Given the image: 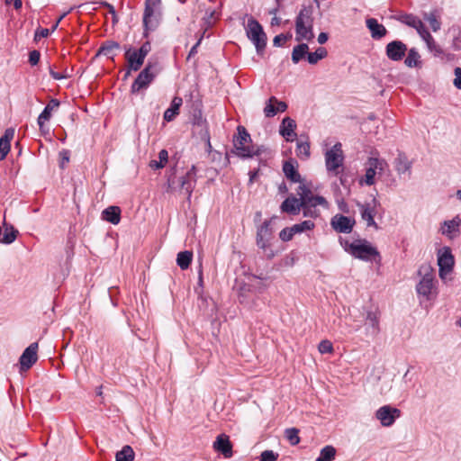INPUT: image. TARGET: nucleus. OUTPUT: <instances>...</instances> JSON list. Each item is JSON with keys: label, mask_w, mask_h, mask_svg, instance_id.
Segmentation results:
<instances>
[{"label": "nucleus", "mask_w": 461, "mask_h": 461, "mask_svg": "<svg viewBox=\"0 0 461 461\" xmlns=\"http://www.w3.org/2000/svg\"><path fill=\"white\" fill-rule=\"evenodd\" d=\"M233 149L231 153L241 158H251L262 153V147L252 144L250 134L244 126L237 127V133L233 136Z\"/></svg>", "instance_id": "obj_1"}, {"label": "nucleus", "mask_w": 461, "mask_h": 461, "mask_svg": "<svg viewBox=\"0 0 461 461\" xmlns=\"http://www.w3.org/2000/svg\"><path fill=\"white\" fill-rule=\"evenodd\" d=\"M161 0H146L142 18L143 37L148 38L150 32H154L161 21Z\"/></svg>", "instance_id": "obj_2"}, {"label": "nucleus", "mask_w": 461, "mask_h": 461, "mask_svg": "<svg viewBox=\"0 0 461 461\" xmlns=\"http://www.w3.org/2000/svg\"><path fill=\"white\" fill-rule=\"evenodd\" d=\"M245 30L247 37L255 45L258 55L262 56L267 41L262 25L255 18L250 17Z\"/></svg>", "instance_id": "obj_3"}, {"label": "nucleus", "mask_w": 461, "mask_h": 461, "mask_svg": "<svg viewBox=\"0 0 461 461\" xmlns=\"http://www.w3.org/2000/svg\"><path fill=\"white\" fill-rule=\"evenodd\" d=\"M196 185V167L192 166L190 169L182 176L176 177V176H170L168 178V187L176 189L177 187L180 190L185 191L187 195V200L190 201L192 193Z\"/></svg>", "instance_id": "obj_4"}, {"label": "nucleus", "mask_w": 461, "mask_h": 461, "mask_svg": "<svg viewBox=\"0 0 461 461\" xmlns=\"http://www.w3.org/2000/svg\"><path fill=\"white\" fill-rule=\"evenodd\" d=\"M343 161L344 156L340 143H336L331 149L326 151L325 164L329 172L338 176L339 174V168L343 166Z\"/></svg>", "instance_id": "obj_5"}, {"label": "nucleus", "mask_w": 461, "mask_h": 461, "mask_svg": "<svg viewBox=\"0 0 461 461\" xmlns=\"http://www.w3.org/2000/svg\"><path fill=\"white\" fill-rule=\"evenodd\" d=\"M297 194L299 196L298 200H300L301 206H306V204L310 205H321L324 208L329 207L328 201L321 195H314L307 185L303 182L299 184V186L296 189Z\"/></svg>", "instance_id": "obj_6"}, {"label": "nucleus", "mask_w": 461, "mask_h": 461, "mask_svg": "<svg viewBox=\"0 0 461 461\" xmlns=\"http://www.w3.org/2000/svg\"><path fill=\"white\" fill-rule=\"evenodd\" d=\"M351 255L364 261H372L375 260L376 258H380L376 248L373 247L366 240L361 239L356 240V245L352 248Z\"/></svg>", "instance_id": "obj_7"}, {"label": "nucleus", "mask_w": 461, "mask_h": 461, "mask_svg": "<svg viewBox=\"0 0 461 461\" xmlns=\"http://www.w3.org/2000/svg\"><path fill=\"white\" fill-rule=\"evenodd\" d=\"M271 221L266 220L257 230V245L258 248L263 249L268 258L274 257V253L271 249H268L270 247V240L272 239L273 230L270 227Z\"/></svg>", "instance_id": "obj_8"}, {"label": "nucleus", "mask_w": 461, "mask_h": 461, "mask_svg": "<svg viewBox=\"0 0 461 461\" xmlns=\"http://www.w3.org/2000/svg\"><path fill=\"white\" fill-rule=\"evenodd\" d=\"M400 416L401 411L391 405H384L375 411V418L384 427L392 426Z\"/></svg>", "instance_id": "obj_9"}, {"label": "nucleus", "mask_w": 461, "mask_h": 461, "mask_svg": "<svg viewBox=\"0 0 461 461\" xmlns=\"http://www.w3.org/2000/svg\"><path fill=\"white\" fill-rule=\"evenodd\" d=\"M38 351V343L33 342L23 352L20 357V370L27 371L29 370L38 360L37 356Z\"/></svg>", "instance_id": "obj_10"}, {"label": "nucleus", "mask_w": 461, "mask_h": 461, "mask_svg": "<svg viewBox=\"0 0 461 461\" xmlns=\"http://www.w3.org/2000/svg\"><path fill=\"white\" fill-rule=\"evenodd\" d=\"M407 50V45L399 40L389 42L385 47V54L392 61L402 60L405 57Z\"/></svg>", "instance_id": "obj_11"}, {"label": "nucleus", "mask_w": 461, "mask_h": 461, "mask_svg": "<svg viewBox=\"0 0 461 461\" xmlns=\"http://www.w3.org/2000/svg\"><path fill=\"white\" fill-rule=\"evenodd\" d=\"M434 286V275L429 267L426 268V273L423 275L421 280L416 285L418 294L429 298L432 288Z\"/></svg>", "instance_id": "obj_12"}, {"label": "nucleus", "mask_w": 461, "mask_h": 461, "mask_svg": "<svg viewBox=\"0 0 461 461\" xmlns=\"http://www.w3.org/2000/svg\"><path fill=\"white\" fill-rule=\"evenodd\" d=\"M455 264L454 256L448 248H446L443 252L438 256V265L439 267V276L443 277L445 274H447L453 270Z\"/></svg>", "instance_id": "obj_13"}, {"label": "nucleus", "mask_w": 461, "mask_h": 461, "mask_svg": "<svg viewBox=\"0 0 461 461\" xmlns=\"http://www.w3.org/2000/svg\"><path fill=\"white\" fill-rule=\"evenodd\" d=\"M283 172L287 180L292 183H303V179L302 178L299 171H298V163L294 159L285 160L283 164Z\"/></svg>", "instance_id": "obj_14"}, {"label": "nucleus", "mask_w": 461, "mask_h": 461, "mask_svg": "<svg viewBox=\"0 0 461 461\" xmlns=\"http://www.w3.org/2000/svg\"><path fill=\"white\" fill-rule=\"evenodd\" d=\"M330 223L336 231L340 233H349L352 231L355 221L348 216L338 214L331 219Z\"/></svg>", "instance_id": "obj_15"}, {"label": "nucleus", "mask_w": 461, "mask_h": 461, "mask_svg": "<svg viewBox=\"0 0 461 461\" xmlns=\"http://www.w3.org/2000/svg\"><path fill=\"white\" fill-rule=\"evenodd\" d=\"M213 448L216 452L221 453L225 458L232 456V444L229 436L220 434L213 442Z\"/></svg>", "instance_id": "obj_16"}, {"label": "nucleus", "mask_w": 461, "mask_h": 461, "mask_svg": "<svg viewBox=\"0 0 461 461\" xmlns=\"http://www.w3.org/2000/svg\"><path fill=\"white\" fill-rule=\"evenodd\" d=\"M394 169L399 176L408 174L411 177L412 161L409 160L404 152L399 151L393 161Z\"/></svg>", "instance_id": "obj_17"}, {"label": "nucleus", "mask_w": 461, "mask_h": 461, "mask_svg": "<svg viewBox=\"0 0 461 461\" xmlns=\"http://www.w3.org/2000/svg\"><path fill=\"white\" fill-rule=\"evenodd\" d=\"M125 57L129 67L128 70L124 75V78H127L130 76L131 70L138 71L139 69H140L144 63L145 59L142 56H140V54L137 50H134L131 53V49H129L128 51H126Z\"/></svg>", "instance_id": "obj_18"}, {"label": "nucleus", "mask_w": 461, "mask_h": 461, "mask_svg": "<svg viewBox=\"0 0 461 461\" xmlns=\"http://www.w3.org/2000/svg\"><path fill=\"white\" fill-rule=\"evenodd\" d=\"M377 200L375 198L373 199V205L370 203L360 204V212L362 219L366 221L368 227H374L378 230L379 227L374 220L375 217V208L376 206Z\"/></svg>", "instance_id": "obj_19"}, {"label": "nucleus", "mask_w": 461, "mask_h": 461, "mask_svg": "<svg viewBox=\"0 0 461 461\" xmlns=\"http://www.w3.org/2000/svg\"><path fill=\"white\" fill-rule=\"evenodd\" d=\"M461 225V218L459 215L455 216L450 221H445L441 227V233L450 239L459 234V227Z\"/></svg>", "instance_id": "obj_20"}, {"label": "nucleus", "mask_w": 461, "mask_h": 461, "mask_svg": "<svg viewBox=\"0 0 461 461\" xmlns=\"http://www.w3.org/2000/svg\"><path fill=\"white\" fill-rule=\"evenodd\" d=\"M296 122L290 117H285L280 125L279 132L287 141H293L296 137Z\"/></svg>", "instance_id": "obj_21"}, {"label": "nucleus", "mask_w": 461, "mask_h": 461, "mask_svg": "<svg viewBox=\"0 0 461 461\" xmlns=\"http://www.w3.org/2000/svg\"><path fill=\"white\" fill-rule=\"evenodd\" d=\"M300 200L290 194V195L281 203L280 209L283 212H286L291 215H298L301 211Z\"/></svg>", "instance_id": "obj_22"}, {"label": "nucleus", "mask_w": 461, "mask_h": 461, "mask_svg": "<svg viewBox=\"0 0 461 461\" xmlns=\"http://www.w3.org/2000/svg\"><path fill=\"white\" fill-rule=\"evenodd\" d=\"M154 79L147 74V70H141L133 81L131 92L136 94L141 89H146Z\"/></svg>", "instance_id": "obj_23"}, {"label": "nucleus", "mask_w": 461, "mask_h": 461, "mask_svg": "<svg viewBox=\"0 0 461 461\" xmlns=\"http://www.w3.org/2000/svg\"><path fill=\"white\" fill-rule=\"evenodd\" d=\"M60 103L58 99L52 98L45 106L43 111L41 113V114L38 117V125L41 130H42L44 126V122L46 121H49L51 118V113L55 109H58Z\"/></svg>", "instance_id": "obj_24"}, {"label": "nucleus", "mask_w": 461, "mask_h": 461, "mask_svg": "<svg viewBox=\"0 0 461 461\" xmlns=\"http://www.w3.org/2000/svg\"><path fill=\"white\" fill-rule=\"evenodd\" d=\"M14 129H6L4 135L0 138V161L4 160L11 148V140L14 138Z\"/></svg>", "instance_id": "obj_25"}, {"label": "nucleus", "mask_w": 461, "mask_h": 461, "mask_svg": "<svg viewBox=\"0 0 461 461\" xmlns=\"http://www.w3.org/2000/svg\"><path fill=\"white\" fill-rule=\"evenodd\" d=\"M366 26L369 29L372 37L375 40L383 38L387 32L385 27L379 23L378 21L375 18L367 19Z\"/></svg>", "instance_id": "obj_26"}, {"label": "nucleus", "mask_w": 461, "mask_h": 461, "mask_svg": "<svg viewBox=\"0 0 461 461\" xmlns=\"http://www.w3.org/2000/svg\"><path fill=\"white\" fill-rule=\"evenodd\" d=\"M102 219L112 223L118 224L121 221V209L119 206H109L102 212Z\"/></svg>", "instance_id": "obj_27"}, {"label": "nucleus", "mask_w": 461, "mask_h": 461, "mask_svg": "<svg viewBox=\"0 0 461 461\" xmlns=\"http://www.w3.org/2000/svg\"><path fill=\"white\" fill-rule=\"evenodd\" d=\"M296 41H311L313 37V24H295Z\"/></svg>", "instance_id": "obj_28"}, {"label": "nucleus", "mask_w": 461, "mask_h": 461, "mask_svg": "<svg viewBox=\"0 0 461 461\" xmlns=\"http://www.w3.org/2000/svg\"><path fill=\"white\" fill-rule=\"evenodd\" d=\"M183 104V99L179 96H175L171 102L170 107L164 113V120L171 122L179 113V109Z\"/></svg>", "instance_id": "obj_29"}, {"label": "nucleus", "mask_w": 461, "mask_h": 461, "mask_svg": "<svg viewBox=\"0 0 461 461\" xmlns=\"http://www.w3.org/2000/svg\"><path fill=\"white\" fill-rule=\"evenodd\" d=\"M4 230H0V242L4 244H11L15 240L18 234V230L11 225L8 226L6 224H4Z\"/></svg>", "instance_id": "obj_30"}, {"label": "nucleus", "mask_w": 461, "mask_h": 461, "mask_svg": "<svg viewBox=\"0 0 461 461\" xmlns=\"http://www.w3.org/2000/svg\"><path fill=\"white\" fill-rule=\"evenodd\" d=\"M407 51L408 54L406 59H404V64L408 68H420L422 62L420 60V55L419 54L417 50L415 48H411Z\"/></svg>", "instance_id": "obj_31"}, {"label": "nucleus", "mask_w": 461, "mask_h": 461, "mask_svg": "<svg viewBox=\"0 0 461 461\" xmlns=\"http://www.w3.org/2000/svg\"><path fill=\"white\" fill-rule=\"evenodd\" d=\"M313 24L312 10L311 7L303 6L295 19V24Z\"/></svg>", "instance_id": "obj_32"}, {"label": "nucleus", "mask_w": 461, "mask_h": 461, "mask_svg": "<svg viewBox=\"0 0 461 461\" xmlns=\"http://www.w3.org/2000/svg\"><path fill=\"white\" fill-rule=\"evenodd\" d=\"M309 47L306 43H300L294 47L292 51V61L294 64L299 63L306 55H308Z\"/></svg>", "instance_id": "obj_33"}, {"label": "nucleus", "mask_w": 461, "mask_h": 461, "mask_svg": "<svg viewBox=\"0 0 461 461\" xmlns=\"http://www.w3.org/2000/svg\"><path fill=\"white\" fill-rule=\"evenodd\" d=\"M193 258V253L188 250L181 251L177 254L176 263L177 266L182 269L185 270L191 265Z\"/></svg>", "instance_id": "obj_34"}, {"label": "nucleus", "mask_w": 461, "mask_h": 461, "mask_svg": "<svg viewBox=\"0 0 461 461\" xmlns=\"http://www.w3.org/2000/svg\"><path fill=\"white\" fill-rule=\"evenodd\" d=\"M337 450L333 446H325L321 448L316 461H332L335 459Z\"/></svg>", "instance_id": "obj_35"}, {"label": "nucleus", "mask_w": 461, "mask_h": 461, "mask_svg": "<svg viewBox=\"0 0 461 461\" xmlns=\"http://www.w3.org/2000/svg\"><path fill=\"white\" fill-rule=\"evenodd\" d=\"M135 454L132 447L129 445L124 446L122 450L116 453L115 461H132Z\"/></svg>", "instance_id": "obj_36"}, {"label": "nucleus", "mask_w": 461, "mask_h": 461, "mask_svg": "<svg viewBox=\"0 0 461 461\" xmlns=\"http://www.w3.org/2000/svg\"><path fill=\"white\" fill-rule=\"evenodd\" d=\"M120 44L114 41H104L98 50L97 54H102L104 56L113 55V50H119Z\"/></svg>", "instance_id": "obj_37"}, {"label": "nucleus", "mask_w": 461, "mask_h": 461, "mask_svg": "<svg viewBox=\"0 0 461 461\" xmlns=\"http://www.w3.org/2000/svg\"><path fill=\"white\" fill-rule=\"evenodd\" d=\"M366 165H370L377 171V174L381 175L387 167L388 163L384 158H379L375 157H370L367 159Z\"/></svg>", "instance_id": "obj_38"}, {"label": "nucleus", "mask_w": 461, "mask_h": 461, "mask_svg": "<svg viewBox=\"0 0 461 461\" xmlns=\"http://www.w3.org/2000/svg\"><path fill=\"white\" fill-rule=\"evenodd\" d=\"M327 55V50L323 47H320L314 52H308L307 60L310 64L314 65L318 63L319 60L326 58Z\"/></svg>", "instance_id": "obj_39"}, {"label": "nucleus", "mask_w": 461, "mask_h": 461, "mask_svg": "<svg viewBox=\"0 0 461 461\" xmlns=\"http://www.w3.org/2000/svg\"><path fill=\"white\" fill-rule=\"evenodd\" d=\"M399 21L411 28L421 27V20L411 14H402Z\"/></svg>", "instance_id": "obj_40"}, {"label": "nucleus", "mask_w": 461, "mask_h": 461, "mask_svg": "<svg viewBox=\"0 0 461 461\" xmlns=\"http://www.w3.org/2000/svg\"><path fill=\"white\" fill-rule=\"evenodd\" d=\"M168 159V153L166 149H161L158 152V159L157 160H151L149 163V167L152 169H160L165 167Z\"/></svg>", "instance_id": "obj_41"}, {"label": "nucleus", "mask_w": 461, "mask_h": 461, "mask_svg": "<svg viewBox=\"0 0 461 461\" xmlns=\"http://www.w3.org/2000/svg\"><path fill=\"white\" fill-rule=\"evenodd\" d=\"M366 321L373 328V334L376 335L379 332V313L375 312H367Z\"/></svg>", "instance_id": "obj_42"}, {"label": "nucleus", "mask_w": 461, "mask_h": 461, "mask_svg": "<svg viewBox=\"0 0 461 461\" xmlns=\"http://www.w3.org/2000/svg\"><path fill=\"white\" fill-rule=\"evenodd\" d=\"M275 103H277V98L276 96H271L266 103V106L264 108V113L266 117L271 118L277 114L276 105Z\"/></svg>", "instance_id": "obj_43"}, {"label": "nucleus", "mask_w": 461, "mask_h": 461, "mask_svg": "<svg viewBox=\"0 0 461 461\" xmlns=\"http://www.w3.org/2000/svg\"><path fill=\"white\" fill-rule=\"evenodd\" d=\"M285 438L292 446H296L300 442L299 429L296 428H290L285 431Z\"/></svg>", "instance_id": "obj_44"}, {"label": "nucleus", "mask_w": 461, "mask_h": 461, "mask_svg": "<svg viewBox=\"0 0 461 461\" xmlns=\"http://www.w3.org/2000/svg\"><path fill=\"white\" fill-rule=\"evenodd\" d=\"M142 70H147V74L154 79L160 72L161 68L158 61L152 62L149 60L146 67Z\"/></svg>", "instance_id": "obj_45"}, {"label": "nucleus", "mask_w": 461, "mask_h": 461, "mask_svg": "<svg viewBox=\"0 0 461 461\" xmlns=\"http://www.w3.org/2000/svg\"><path fill=\"white\" fill-rule=\"evenodd\" d=\"M291 228H292L293 232H294V234L301 233L305 230H310L313 229L314 223L312 221L307 220V221H303L300 223L294 224Z\"/></svg>", "instance_id": "obj_46"}, {"label": "nucleus", "mask_w": 461, "mask_h": 461, "mask_svg": "<svg viewBox=\"0 0 461 461\" xmlns=\"http://www.w3.org/2000/svg\"><path fill=\"white\" fill-rule=\"evenodd\" d=\"M377 171L375 167L370 165H366L365 178L360 183L362 184L364 182L366 185H373L375 184V177Z\"/></svg>", "instance_id": "obj_47"}, {"label": "nucleus", "mask_w": 461, "mask_h": 461, "mask_svg": "<svg viewBox=\"0 0 461 461\" xmlns=\"http://www.w3.org/2000/svg\"><path fill=\"white\" fill-rule=\"evenodd\" d=\"M424 19L429 23L433 32H438L440 29L441 23L438 20L435 14H425Z\"/></svg>", "instance_id": "obj_48"}, {"label": "nucleus", "mask_w": 461, "mask_h": 461, "mask_svg": "<svg viewBox=\"0 0 461 461\" xmlns=\"http://www.w3.org/2000/svg\"><path fill=\"white\" fill-rule=\"evenodd\" d=\"M425 42L427 44L428 49L434 53L435 56H440L443 54V50L439 45H438L434 40V38L431 36V40L425 39Z\"/></svg>", "instance_id": "obj_49"}, {"label": "nucleus", "mask_w": 461, "mask_h": 461, "mask_svg": "<svg viewBox=\"0 0 461 461\" xmlns=\"http://www.w3.org/2000/svg\"><path fill=\"white\" fill-rule=\"evenodd\" d=\"M296 154L298 157L307 158L310 156V145L309 143H298L296 148Z\"/></svg>", "instance_id": "obj_50"}, {"label": "nucleus", "mask_w": 461, "mask_h": 461, "mask_svg": "<svg viewBox=\"0 0 461 461\" xmlns=\"http://www.w3.org/2000/svg\"><path fill=\"white\" fill-rule=\"evenodd\" d=\"M290 39H292V34L290 32L286 34L281 33L274 38L273 44L276 47H281Z\"/></svg>", "instance_id": "obj_51"}, {"label": "nucleus", "mask_w": 461, "mask_h": 461, "mask_svg": "<svg viewBox=\"0 0 461 461\" xmlns=\"http://www.w3.org/2000/svg\"><path fill=\"white\" fill-rule=\"evenodd\" d=\"M317 205L306 204L304 207H301L304 217L315 218L319 215L318 211L315 209Z\"/></svg>", "instance_id": "obj_52"}, {"label": "nucleus", "mask_w": 461, "mask_h": 461, "mask_svg": "<svg viewBox=\"0 0 461 461\" xmlns=\"http://www.w3.org/2000/svg\"><path fill=\"white\" fill-rule=\"evenodd\" d=\"M278 458V454L272 450H265L260 455L259 461H276Z\"/></svg>", "instance_id": "obj_53"}, {"label": "nucleus", "mask_w": 461, "mask_h": 461, "mask_svg": "<svg viewBox=\"0 0 461 461\" xmlns=\"http://www.w3.org/2000/svg\"><path fill=\"white\" fill-rule=\"evenodd\" d=\"M51 29H45L41 27H38L34 33V41H39L41 38H47L50 34Z\"/></svg>", "instance_id": "obj_54"}, {"label": "nucleus", "mask_w": 461, "mask_h": 461, "mask_svg": "<svg viewBox=\"0 0 461 461\" xmlns=\"http://www.w3.org/2000/svg\"><path fill=\"white\" fill-rule=\"evenodd\" d=\"M294 235V232H293L292 228L291 227H287V228L283 229L280 231L279 238L283 241H289V240H291L293 239Z\"/></svg>", "instance_id": "obj_55"}, {"label": "nucleus", "mask_w": 461, "mask_h": 461, "mask_svg": "<svg viewBox=\"0 0 461 461\" xmlns=\"http://www.w3.org/2000/svg\"><path fill=\"white\" fill-rule=\"evenodd\" d=\"M319 351L321 354L331 353L333 351V346L329 340H322L319 344Z\"/></svg>", "instance_id": "obj_56"}, {"label": "nucleus", "mask_w": 461, "mask_h": 461, "mask_svg": "<svg viewBox=\"0 0 461 461\" xmlns=\"http://www.w3.org/2000/svg\"><path fill=\"white\" fill-rule=\"evenodd\" d=\"M417 32L419 33V35L421 37V39L425 41V39H430L431 40V34L429 33V32L427 30V28L425 27V25L423 24V23L421 22V27H417V28H414Z\"/></svg>", "instance_id": "obj_57"}, {"label": "nucleus", "mask_w": 461, "mask_h": 461, "mask_svg": "<svg viewBox=\"0 0 461 461\" xmlns=\"http://www.w3.org/2000/svg\"><path fill=\"white\" fill-rule=\"evenodd\" d=\"M339 243L343 247L345 251L351 255L352 248L356 245V241L350 242L349 240H348L346 239L339 238Z\"/></svg>", "instance_id": "obj_58"}, {"label": "nucleus", "mask_w": 461, "mask_h": 461, "mask_svg": "<svg viewBox=\"0 0 461 461\" xmlns=\"http://www.w3.org/2000/svg\"><path fill=\"white\" fill-rule=\"evenodd\" d=\"M150 50H151V44L149 41H146L145 42L142 43V45L137 51L140 54V56H142L145 59L146 56L150 52Z\"/></svg>", "instance_id": "obj_59"}, {"label": "nucleus", "mask_w": 461, "mask_h": 461, "mask_svg": "<svg viewBox=\"0 0 461 461\" xmlns=\"http://www.w3.org/2000/svg\"><path fill=\"white\" fill-rule=\"evenodd\" d=\"M40 59L41 53L39 50H34L29 53V62L32 66L37 65L40 61Z\"/></svg>", "instance_id": "obj_60"}, {"label": "nucleus", "mask_w": 461, "mask_h": 461, "mask_svg": "<svg viewBox=\"0 0 461 461\" xmlns=\"http://www.w3.org/2000/svg\"><path fill=\"white\" fill-rule=\"evenodd\" d=\"M59 157L61 158L60 167L63 168L65 164L69 161L70 152L69 150L63 149L59 152Z\"/></svg>", "instance_id": "obj_61"}, {"label": "nucleus", "mask_w": 461, "mask_h": 461, "mask_svg": "<svg viewBox=\"0 0 461 461\" xmlns=\"http://www.w3.org/2000/svg\"><path fill=\"white\" fill-rule=\"evenodd\" d=\"M455 73V79H454V86L457 89H461V68L457 67L454 70Z\"/></svg>", "instance_id": "obj_62"}, {"label": "nucleus", "mask_w": 461, "mask_h": 461, "mask_svg": "<svg viewBox=\"0 0 461 461\" xmlns=\"http://www.w3.org/2000/svg\"><path fill=\"white\" fill-rule=\"evenodd\" d=\"M202 40H203V35L200 36V38L198 39L197 42L191 48V50H190V51L188 53L187 59H191L192 57H194L197 53V48L201 44Z\"/></svg>", "instance_id": "obj_63"}, {"label": "nucleus", "mask_w": 461, "mask_h": 461, "mask_svg": "<svg viewBox=\"0 0 461 461\" xmlns=\"http://www.w3.org/2000/svg\"><path fill=\"white\" fill-rule=\"evenodd\" d=\"M50 74L51 77L56 79V80H60V79L68 77V75L62 74V73H59L57 71H54L51 68V67H50Z\"/></svg>", "instance_id": "obj_64"}]
</instances>
